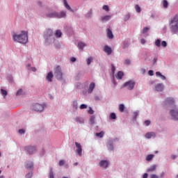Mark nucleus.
Wrapping results in <instances>:
<instances>
[{
    "mask_svg": "<svg viewBox=\"0 0 178 178\" xmlns=\"http://www.w3.org/2000/svg\"><path fill=\"white\" fill-rule=\"evenodd\" d=\"M63 165H65V161L60 160L59 161V166H63Z\"/></svg>",
    "mask_w": 178,
    "mask_h": 178,
    "instance_id": "obj_43",
    "label": "nucleus"
},
{
    "mask_svg": "<svg viewBox=\"0 0 178 178\" xmlns=\"http://www.w3.org/2000/svg\"><path fill=\"white\" fill-rule=\"evenodd\" d=\"M156 165H153L147 169V172H154V170H156Z\"/></svg>",
    "mask_w": 178,
    "mask_h": 178,
    "instance_id": "obj_23",
    "label": "nucleus"
},
{
    "mask_svg": "<svg viewBox=\"0 0 178 178\" xmlns=\"http://www.w3.org/2000/svg\"><path fill=\"white\" fill-rule=\"evenodd\" d=\"M150 178H159V176L156 175H151Z\"/></svg>",
    "mask_w": 178,
    "mask_h": 178,
    "instance_id": "obj_50",
    "label": "nucleus"
},
{
    "mask_svg": "<svg viewBox=\"0 0 178 178\" xmlns=\"http://www.w3.org/2000/svg\"><path fill=\"white\" fill-rule=\"evenodd\" d=\"M33 109L35 112H42V111H44V105L35 104V105H33Z\"/></svg>",
    "mask_w": 178,
    "mask_h": 178,
    "instance_id": "obj_8",
    "label": "nucleus"
},
{
    "mask_svg": "<svg viewBox=\"0 0 178 178\" xmlns=\"http://www.w3.org/2000/svg\"><path fill=\"white\" fill-rule=\"evenodd\" d=\"M77 165H79V163L77 162L74 163V166H77Z\"/></svg>",
    "mask_w": 178,
    "mask_h": 178,
    "instance_id": "obj_61",
    "label": "nucleus"
},
{
    "mask_svg": "<svg viewBox=\"0 0 178 178\" xmlns=\"http://www.w3.org/2000/svg\"><path fill=\"white\" fill-rule=\"evenodd\" d=\"M143 178H148V174L147 173H145L143 175Z\"/></svg>",
    "mask_w": 178,
    "mask_h": 178,
    "instance_id": "obj_54",
    "label": "nucleus"
},
{
    "mask_svg": "<svg viewBox=\"0 0 178 178\" xmlns=\"http://www.w3.org/2000/svg\"><path fill=\"white\" fill-rule=\"evenodd\" d=\"M154 154H149L146 156V161H152V159H154Z\"/></svg>",
    "mask_w": 178,
    "mask_h": 178,
    "instance_id": "obj_25",
    "label": "nucleus"
},
{
    "mask_svg": "<svg viewBox=\"0 0 178 178\" xmlns=\"http://www.w3.org/2000/svg\"><path fill=\"white\" fill-rule=\"evenodd\" d=\"M171 158H172V159H176V156L175 155H172V156H171Z\"/></svg>",
    "mask_w": 178,
    "mask_h": 178,
    "instance_id": "obj_59",
    "label": "nucleus"
},
{
    "mask_svg": "<svg viewBox=\"0 0 178 178\" xmlns=\"http://www.w3.org/2000/svg\"><path fill=\"white\" fill-rule=\"evenodd\" d=\"M79 108L80 109H87V105L81 104Z\"/></svg>",
    "mask_w": 178,
    "mask_h": 178,
    "instance_id": "obj_42",
    "label": "nucleus"
},
{
    "mask_svg": "<svg viewBox=\"0 0 178 178\" xmlns=\"http://www.w3.org/2000/svg\"><path fill=\"white\" fill-rule=\"evenodd\" d=\"M75 145L76 147V152L78 154L79 156H81L83 154V147H81V145L77 142L75 143Z\"/></svg>",
    "mask_w": 178,
    "mask_h": 178,
    "instance_id": "obj_9",
    "label": "nucleus"
},
{
    "mask_svg": "<svg viewBox=\"0 0 178 178\" xmlns=\"http://www.w3.org/2000/svg\"><path fill=\"white\" fill-rule=\"evenodd\" d=\"M115 70H116V68L115 67V65H111V72H112L113 74H115Z\"/></svg>",
    "mask_w": 178,
    "mask_h": 178,
    "instance_id": "obj_40",
    "label": "nucleus"
},
{
    "mask_svg": "<svg viewBox=\"0 0 178 178\" xmlns=\"http://www.w3.org/2000/svg\"><path fill=\"white\" fill-rule=\"evenodd\" d=\"M70 60H71V62H74L76 60V58L72 57Z\"/></svg>",
    "mask_w": 178,
    "mask_h": 178,
    "instance_id": "obj_55",
    "label": "nucleus"
},
{
    "mask_svg": "<svg viewBox=\"0 0 178 178\" xmlns=\"http://www.w3.org/2000/svg\"><path fill=\"white\" fill-rule=\"evenodd\" d=\"M119 111H120V112H124V104L119 105Z\"/></svg>",
    "mask_w": 178,
    "mask_h": 178,
    "instance_id": "obj_27",
    "label": "nucleus"
},
{
    "mask_svg": "<svg viewBox=\"0 0 178 178\" xmlns=\"http://www.w3.org/2000/svg\"><path fill=\"white\" fill-rule=\"evenodd\" d=\"M63 3H64L65 8H66L67 10H70V12H73V10L72 9V8H70V6H69V4L67 3V1L63 0Z\"/></svg>",
    "mask_w": 178,
    "mask_h": 178,
    "instance_id": "obj_18",
    "label": "nucleus"
},
{
    "mask_svg": "<svg viewBox=\"0 0 178 178\" xmlns=\"http://www.w3.org/2000/svg\"><path fill=\"white\" fill-rule=\"evenodd\" d=\"M130 19V13H127L126 15L124 16V22H127Z\"/></svg>",
    "mask_w": 178,
    "mask_h": 178,
    "instance_id": "obj_32",
    "label": "nucleus"
},
{
    "mask_svg": "<svg viewBox=\"0 0 178 178\" xmlns=\"http://www.w3.org/2000/svg\"><path fill=\"white\" fill-rule=\"evenodd\" d=\"M77 105H78L77 101H74L72 103V106L73 108H74V109H77L78 108Z\"/></svg>",
    "mask_w": 178,
    "mask_h": 178,
    "instance_id": "obj_36",
    "label": "nucleus"
},
{
    "mask_svg": "<svg viewBox=\"0 0 178 178\" xmlns=\"http://www.w3.org/2000/svg\"><path fill=\"white\" fill-rule=\"evenodd\" d=\"M38 5H39V6H42V3L41 1H38Z\"/></svg>",
    "mask_w": 178,
    "mask_h": 178,
    "instance_id": "obj_58",
    "label": "nucleus"
},
{
    "mask_svg": "<svg viewBox=\"0 0 178 178\" xmlns=\"http://www.w3.org/2000/svg\"><path fill=\"white\" fill-rule=\"evenodd\" d=\"M23 92V90L22 89H19L17 93H16V95H22V93Z\"/></svg>",
    "mask_w": 178,
    "mask_h": 178,
    "instance_id": "obj_44",
    "label": "nucleus"
},
{
    "mask_svg": "<svg viewBox=\"0 0 178 178\" xmlns=\"http://www.w3.org/2000/svg\"><path fill=\"white\" fill-rule=\"evenodd\" d=\"M145 137L146 138H151L152 137H155V133L154 132H148L145 134Z\"/></svg>",
    "mask_w": 178,
    "mask_h": 178,
    "instance_id": "obj_22",
    "label": "nucleus"
},
{
    "mask_svg": "<svg viewBox=\"0 0 178 178\" xmlns=\"http://www.w3.org/2000/svg\"><path fill=\"white\" fill-rule=\"evenodd\" d=\"M84 47H86V43H84L83 42H79L78 43L79 49H81V51H83L84 49Z\"/></svg>",
    "mask_w": 178,
    "mask_h": 178,
    "instance_id": "obj_20",
    "label": "nucleus"
},
{
    "mask_svg": "<svg viewBox=\"0 0 178 178\" xmlns=\"http://www.w3.org/2000/svg\"><path fill=\"white\" fill-rule=\"evenodd\" d=\"M176 178H178V175H177Z\"/></svg>",
    "mask_w": 178,
    "mask_h": 178,
    "instance_id": "obj_64",
    "label": "nucleus"
},
{
    "mask_svg": "<svg viewBox=\"0 0 178 178\" xmlns=\"http://www.w3.org/2000/svg\"><path fill=\"white\" fill-rule=\"evenodd\" d=\"M54 35L56 38H60L62 37V31L60 30H56Z\"/></svg>",
    "mask_w": 178,
    "mask_h": 178,
    "instance_id": "obj_21",
    "label": "nucleus"
},
{
    "mask_svg": "<svg viewBox=\"0 0 178 178\" xmlns=\"http://www.w3.org/2000/svg\"><path fill=\"white\" fill-rule=\"evenodd\" d=\"M47 81L50 83L52 81V79H54V74L51 72H49L47 76H46Z\"/></svg>",
    "mask_w": 178,
    "mask_h": 178,
    "instance_id": "obj_16",
    "label": "nucleus"
},
{
    "mask_svg": "<svg viewBox=\"0 0 178 178\" xmlns=\"http://www.w3.org/2000/svg\"><path fill=\"white\" fill-rule=\"evenodd\" d=\"M145 124H146V126H149V124H151V121L149 120L145 121Z\"/></svg>",
    "mask_w": 178,
    "mask_h": 178,
    "instance_id": "obj_47",
    "label": "nucleus"
},
{
    "mask_svg": "<svg viewBox=\"0 0 178 178\" xmlns=\"http://www.w3.org/2000/svg\"><path fill=\"white\" fill-rule=\"evenodd\" d=\"M163 8H165V9H166V8H168L169 3H168V1L164 0L163 1Z\"/></svg>",
    "mask_w": 178,
    "mask_h": 178,
    "instance_id": "obj_33",
    "label": "nucleus"
},
{
    "mask_svg": "<svg viewBox=\"0 0 178 178\" xmlns=\"http://www.w3.org/2000/svg\"><path fill=\"white\" fill-rule=\"evenodd\" d=\"M155 45L156 47H161V40H159V39L156 40L155 42Z\"/></svg>",
    "mask_w": 178,
    "mask_h": 178,
    "instance_id": "obj_37",
    "label": "nucleus"
},
{
    "mask_svg": "<svg viewBox=\"0 0 178 178\" xmlns=\"http://www.w3.org/2000/svg\"><path fill=\"white\" fill-rule=\"evenodd\" d=\"M44 40L46 43L51 44L55 41V38H54V31L51 29H47L44 31L43 33Z\"/></svg>",
    "mask_w": 178,
    "mask_h": 178,
    "instance_id": "obj_2",
    "label": "nucleus"
},
{
    "mask_svg": "<svg viewBox=\"0 0 178 178\" xmlns=\"http://www.w3.org/2000/svg\"><path fill=\"white\" fill-rule=\"evenodd\" d=\"M123 76H124V73H123V72L122 71H120L116 75V79L118 80H122L123 79Z\"/></svg>",
    "mask_w": 178,
    "mask_h": 178,
    "instance_id": "obj_17",
    "label": "nucleus"
},
{
    "mask_svg": "<svg viewBox=\"0 0 178 178\" xmlns=\"http://www.w3.org/2000/svg\"><path fill=\"white\" fill-rule=\"evenodd\" d=\"M97 137H99V138H102L104 137V132L101 131L99 133L96 134Z\"/></svg>",
    "mask_w": 178,
    "mask_h": 178,
    "instance_id": "obj_31",
    "label": "nucleus"
},
{
    "mask_svg": "<svg viewBox=\"0 0 178 178\" xmlns=\"http://www.w3.org/2000/svg\"><path fill=\"white\" fill-rule=\"evenodd\" d=\"M26 67H31V64H28V65H26Z\"/></svg>",
    "mask_w": 178,
    "mask_h": 178,
    "instance_id": "obj_60",
    "label": "nucleus"
},
{
    "mask_svg": "<svg viewBox=\"0 0 178 178\" xmlns=\"http://www.w3.org/2000/svg\"><path fill=\"white\" fill-rule=\"evenodd\" d=\"M48 17H57V19H62L66 17V12L61 11L60 13L53 12L47 15Z\"/></svg>",
    "mask_w": 178,
    "mask_h": 178,
    "instance_id": "obj_3",
    "label": "nucleus"
},
{
    "mask_svg": "<svg viewBox=\"0 0 178 178\" xmlns=\"http://www.w3.org/2000/svg\"><path fill=\"white\" fill-rule=\"evenodd\" d=\"M94 123H95V116L92 115V116L90 118V124H94Z\"/></svg>",
    "mask_w": 178,
    "mask_h": 178,
    "instance_id": "obj_26",
    "label": "nucleus"
},
{
    "mask_svg": "<svg viewBox=\"0 0 178 178\" xmlns=\"http://www.w3.org/2000/svg\"><path fill=\"white\" fill-rule=\"evenodd\" d=\"M103 51L104 52H106V54H107V55H111V54H112V48H111L108 45L104 46Z\"/></svg>",
    "mask_w": 178,
    "mask_h": 178,
    "instance_id": "obj_12",
    "label": "nucleus"
},
{
    "mask_svg": "<svg viewBox=\"0 0 178 178\" xmlns=\"http://www.w3.org/2000/svg\"><path fill=\"white\" fill-rule=\"evenodd\" d=\"M106 34L108 38H109L110 40H112V38H113V33H112V31L110 29H108L106 30Z\"/></svg>",
    "mask_w": 178,
    "mask_h": 178,
    "instance_id": "obj_15",
    "label": "nucleus"
},
{
    "mask_svg": "<svg viewBox=\"0 0 178 178\" xmlns=\"http://www.w3.org/2000/svg\"><path fill=\"white\" fill-rule=\"evenodd\" d=\"M0 178H5V177H3V176H0Z\"/></svg>",
    "mask_w": 178,
    "mask_h": 178,
    "instance_id": "obj_63",
    "label": "nucleus"
},
{
    "mask_svg": "<svg viewBox=\"0 0 178 178\" xmlns=\"http://www.w3.org/2000/svg\"><path fill=\"white\" fill-rule=\"evenodd\" d=\"M149 31V28L148 27H145L143 29V34H145V33H148Z\"/></svg>",
    "mask_w": 178,
    "mask_h": 178,
    "instance_id": "obj_34",
    "label": "nucleus"
},
{
    "mask_svg": "<svg viewBox=\"0 0 178 178\" xmlns=\"http://www.w3.org/2000/svg\"><path fill=\"white\" fill-rule=\"evenodd\" d=\"M49 178H54V171L52 170V168L50 169Z\"/></svg>",
    "mask_w": 178,
    "mask_h": 178,
    "instance_id": "obj_35",
    "label": "nucleus"
},
{
    "mask_svg": "<svg viewBox=\"0 0 178 178\" xmlns=\"http://www.w3.org/2000/svg\"><path fill=\"white\" fill-rule=\"evenodd\" d=\"M92 60H94V58H92V57H89L87 60V65H90L91 62H92Z\"/></svg>",
    "mask_w": 178,
    "mask_h": 178,
    "instance_id": "obj_30",
    "label": "nucleus"
},
{
    "mask_svg": "<svg viewBox=\"0 0 178 178\" xmlns=\"http://www.w3.org/2000/svg\"><path fill=\"white\" fill-rule=\"evenodd\" d=\"M103 10H106V12H109V7L108 6H106V5H104L103 6Z\"/></svg>",
    "mask_w": 178,
    "mask_h": 178,
    "instance_id": "obj_39",
    "label": "nucleus"
},
{
    "mask_svg": "<svg viewBox=\"0 0 178 178\" xmlns=\"http://www.w3.org/2000/svg\"><path fill=\"white\" fill-rule=\"evenodd\" d=\"M89 113H90L91 115H92V113H94L92 111H89Z\"/></svg>",
    "mask_w": 178,
    "mask_h": 178,
    "instance_id": "obj_62",
    "label": "nucleus"
},
{
    "mask_svg": "<svg viewBox=\"0 0 178 178\" xmlns=\"http://www.w3.org/2000/svg\"><path fill=\"white\" fill-rule=\"evenodd\" d=\"M25 177L26 178H31V177H33V172H29V173L26 174Z\"/></svg>",
    "mask_w": 178,
    "mask_h": 178,
    "instance_id": "obj_38",
    "label": "nucleus"
},
{
    "mask_svg": "<svg viewBox=\"0 0 178 178\" xmlns=\"http://www.w3.org/2000/svg\"><path fill=\"white\" fill-rule=\"evenodd\" d=\"M135 9L137 13H140L141 12V8L138 5L135 6Z\"/></svg>",
    "mask_w": 178,
    "mask_h": 178,
    "instance_id": "obj_28",
    "label": "nucleus"
},
{
    "mask_svg": "<svg viewBox=\"0 0 178 178\" xmlns=\"http://www.w3.org/2000/svg\"><path fill=\"white\" fill-rule=\"evenodd\" d=\"M156 91H163V85L162 83H159L156 86Z\"/></svg>",
    "mask_w": 178,
    "mask_h": 178,
    "instance_id": "obj_19",
    "label": "nucleus"
},
{
    "mask_svg": "<svg viewBox=\"0 0 178 178\" xmlns=\"http://www.w3.org/2000/svg\"><path fill=\"white\" fill-rule=\"evenodd\" d=\"M30 70H32V72H37V68H35V67H31Z\"/></svg>",
    "mask_w": 178,
    "mask_h": 178,
    "instance_id": "obj_51",
    "label": "nucleus"
},
{
    "mask_svg": "<svg viewBox=\"0 0 178 178\" xmlns=\"http://www.w3.org/2000/svg\"><path fill=\"white\" fill-rule=\"evenodd\" d=\"M148 74H149V76H154V71L149 70L148 71Z\"/></svg>",
    "mask_w": 178,
    "mask_h": 178,
    "instance_id": "obj_49",
    "label": "nucleus"
},
{
    "mask_svg": "<svg viewBox=\"0 0 178 178\" xmlns=\"http://www.w3.org/2000/svg\"><path fill=\"white\" fill-rule=\"evenodd\" d=\"M111 17V15H105L104 17H102V21L108 22V20H110Z\"/></svg>",
    "mask_w": 178,
    "mask_h": 178,
    "instance_id": "obj_24",
    "label": "nucleus"
},
{
    "mask_svg": "<svg viewBox=\"0 0 178 178\" xmlns=\"http://www.w3.org/2000/svg\"><path fill=\"white\" fill-rule=\"evenodd\" d=\"M75 120L78 122V123H81V119L79 117H76L75 118Z\"/></svg>",
    "mask_w": 178,
    "mask_h": 178,
    "instance_id": "obj_46",
    "label": "nucleus"
},
{
    "mask_svg": "<svg viewBox=\"0 0 178 178\" xmlns=\"http://www.w3.org/2000/svg\"><path fill=\"white\" fill-rule=\"evenodd\" d=\"M170 113L173 120H178V108H176V106L170 111Z\"/></svg>",
    "mask_w": 178,
    "mask_h": 178,
    "instance_id": "obj_5",
    "label": "nucleus"
},
{
    "mask_svg": "<svg viewBox=\"0 0 178 178\" xmlns=\"http://www.w3.org/2000/svg\"><path fill=\"white\" fill-rule=\"evenodd\" d=\"M95 88V83L94 82L90 83L88 90V94H91V92L94 91Z\"/></svg>",
    "mask_w": 178,
    "mask_h": 178,
    "instance_id": "obj_14",
    "label": "nucleus"
},
{
    "mask_svg": "<svg viewBox=\"0 0 178 178\" xmlns=\"http://www.w3.org/2000/svg\"><path fill=\"white\" fill-rule=\"evenodd\" d=\"M160 77H161L162 80H165L166 79V77L163 75H161Z\"/></svg>",
    "mask_w": 178,
    "mask_h": 178,
    "instance_id": "obj_56",
    "label": "nucleus"
},
{
    "mask_svg": "<svg viewBox=\"0 0 178 178\" xmlns=\"http://www.w3.org/2000/svg\"><path fill=\"white\" fill-rule=\"evenodd\" d=\"M110 119H111L112 120L116 119V114L115 113H111L110 114Z\"/></svg>",
    "mask_w": 178,
    "mask_h": 178,
    "instance_id": "obj_29",
    "label": "nucleus"
},
{
    "mask_svg": "<svg viewBox=\"0 0 178 178\" xmlns=\"http://www.w3.org/2000/svg\"><path fill=\"white\" fill-rule=\"evenodd\" d=\"M1 94L4 96L8 95V92L3 89H1Z\"/></svg>",
    "mask_w": 178,
    "mask_h": 178,
    "instance_id": "obj_41",
    "label": "nucleus"
},
{
    "mask_svg": "<svg viewBox=\"0 0 178 178\" xmlns=\"http://www.w3.org/2000/svg\"><path fill=\"white\" fill-rule=\"evenodd\" d=\"M134 86H136V82L134 81H128L124 83L123 87H126L127 90H131L134 88Z\"/></svg>",
    "mask_w": 178,
    "mask_h": 178,
    "instance_id": "obj_6",
    "label": "nucleus"
},
{
    "mask_svg": "<svg viewBox=\"0 0 178 178\" xmlns=\"http://www.w3.org/2000/svg\"><path fill=\"white\" fill-rule=\"evenodd\" d=\"M13 40L15 42H19L20 44H27L29 41L28 32L22 31L21 34H13Z\"/></svg>",
    "mask_w": 178,
    "mask_h": 178,
    "instance_id": "obj_1",
    "label": "nucleus"
},
{
    "mask_svg": "<svg viewBox=\"0 0 178 178\" xmlns=\"http://www.w3.org/2000/svg\"><path fill=\"white\" fill-rule=\"evenodd\" d=\"M164 103L165 105L172 106V105H175V99L173 97H168L164 101Z\"/></svg>",
    "mask_w": 178,
    "mask_h": 178,
    "instance_id": "obj_10",
    "label": "nucleus"
},
{
    "mask_svg": "<svg viewBox=\"0 0 178 178\" xmlns=\"http://www.w3.org/2000/svg\"><path fill=\"white\" fill-rule=\"evenodd\" d=\"M130 60H129V59H127V60H125V65H130Z\"/></svg>",
    "mask_w": 178,
    "mask_h": 178,
    "instance_id": "obj_52",
    "label": "nucleus"
},
{
    "mask_svg": "<svg viewBox=\"0 0 178 178\" xmlns=\"http://www.w3.org/2000/svg\"><path fill=\"white\" fill-rule=\"evenodd\" d=\"M140 42H141V44H145V40L142 39V40H140Z\"/></svg>",
    "mask_w": 178,
    "mask_h": 178,
    "instance_id": "obj_57",
    "label": "nucleus"
},
{
    "mask_svg": "<svg viewBox=\"0 0 178 178\" xmlns=\"http://www.w3.org/2000/svg\"><path fill=\"white\" fill-rule=\"evenodd\" d=\"M99 166L100 168H103V169H106V168L109 166V162H108L106 160H102L99 162Z\"/></svg>",
    "mask_w": 178,
    "mask_h": 178,
    "instance_id": "obj_11",
    "label": "nucleus"
},
{
    "mask_svg": "<svg viewBox=\"0 0 178 178\" xmlns=\"http://www.w3.org/2000/svg\"><path fill=\"white\" fill-rule=\"evenodd\" d=\"M156 76H162V74L160 72H156Z\"/></svg>",
    "mask_w": 178,
    "mask_h": 178,
    "instance_id": "obj_53",
    "label": "nucleus"
},
{
    "mask_svg": "<svg viewBox=\"0 0 178 178\" xmlns=\"http://www.w3.org/2000/svg\"><path fill=\"white\" fill-rule=\"evenodd\" d=\"M54 76L57 80H62L63 74L62 73V68L58 65L54 68Z\"/></svg>",
    "mask_w": 178,
    "mask_h": 178,
    "instance_id": "obj_4",
    "label": "nucleus"
},
{
    "mask_svg": "<svg viewBox=\"0 0 178 178\" xmlns=\"http://www.w3.org/2000/svg\"><path fill=\"white\" fill-rule=\"evenodd\" d=\"M26 169H28L29 170H31L34 168V163H33V161H29L25 165Z\"/></svg>",
    "mask_w": 178,
    "mask_h": 178,
    "instance_id": "obj_13",
    "label": "nucleus"
},
{
    "mask_svg": "<svg viewBox=\"0 0 178 178\" xmlns=\"http://www.w3.org/2000/svg\"><path fill=\"white\" fill-rule=\"evenodd\" d=\"M24 133H26V131H24V129H19V134H24Z\"/></svg>",
    "mask_w": 178,
    "mask_h": 178,
    "instance_id": "obj_48",
    "label": "nucleus"
},
{
    "mask_svg": "<svg viewBox=\"0 0 178 178\" xmlns=\"http://www.w3.org/2000/svg\"><path fill=\"white\" fill-rule=\"evenodd\" d=\"M25 151L28 152L29 155H33V154H35L37 147L35 146H26L25 147Z\"/></svg>",
    "mask_w": 178,
    "mask_h": 178,
    "instance_id": "obj_7",
    "label": "nucleus"
},
{
    "mask_svg": "<svg viewBox=\"0 0 178 178\" xmlns=\"http://www.w3.org/2000/svg\"><path fill=\"white\" fill-rule=\"evenodd\" d=\"M161 46L162 47H167L168 46V43L166 42V41H162L161 42Z\"/></svg>",
    "mask_w": 178,
    "mask_h": 178,
    "instance_id": "obj_45",
    "label": "nucleus"
}]
</instances>
